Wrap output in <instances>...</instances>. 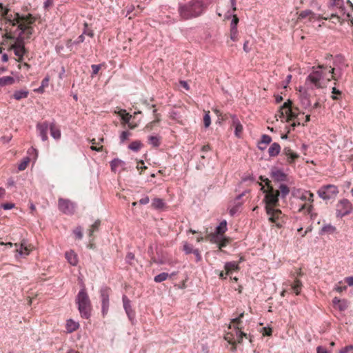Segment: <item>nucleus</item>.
Returning <instances> with one entry per match:
<instances>
[{"instance_id": "obj_10", "label": "nucleus", "mask_w": 353, "mask_h": 353, "mask_svg": "<svg viewBox=\"0 0 353 353\" xmlns=\"http://www.w3.org/2000/svg\"><path fill=\"white\" fill-rule=\"evenodd\" d=\"M293 195L296 198L305 202H308L309 203H305L304 205L301 206L300 208V211L304 209H306L307 213H310L312 209V203L313 202L314 194L310 191H307L305 190H296L293 192Z\"/></svg>"}, {"instance_id": "obj_18", "label": "nucleus", "mask_w": 353, "mask_h": 353, "mask_svg": "<svg viewBox=\"0 0 353 353\" xmlns=\"http://www.w3.org/2000/svg\"><path fill=\"white\" fill-rule=\"evenodd\" d=\"M33 249V246L30 244H28L27 241L23 239L21 242L19 248L17 249V252L19 256L25 257L28 256L30 253V251Z\"/></svg>"}, {"instance_id": "obj_39", "label": "nucleus", "mask_w": 353, "mask_h": 353, "mask_svg": "<svg viewBox=\"0 0 353 353\" xmlns=\"http://www.w3.org/2000/svg\"><path fill=\"white\" fill-rule=\"evenodd\" d=\"M143 146L141 141H132L129 145L128 148L134 152H138Z\"/></svg>"}, {"instance_id": "obj_31", "label": "nucleus", "mask_w": 353, "mask_h": 353, "mask_svg": "<svg viewBox=\"0 0 353 353\" xmlns=\"http://www.w3.org/2000/svg\"><path fill=\"white\" fill-rule=\"evenodd\" d=\"M66 330L68 333H72L77 330L79 327V324L78 322H76L73 321L72 319H68L66 322Z\"/></svg>"}, {"instance_id": "obj_28", "label": "nucleus", "mask_w": 353, "mask_h": 353, "mask_svg": "<svg viewBox=\"0 0 353 353\" xmlns=\"http://www.w3.org/2000/svg\"><path fill=\"white\" fill-rule=\"evenodd\" d=\"M272 176L274 181L278 182L285 181L287 179V175L280 170H275L272 172Z\"/></svg>"}, {"instance_id": "obj_30", "label": "nucleus", "mask_w": 353, "mask_h": 353, "mask_svg": "<svg viewBox=\"0 0 353 353\" xmlns=\"http://www.w3.org/2000/svg\"><path fill=\"white\" fill-rule=\"evenodd\" d=\"M281 151L280 145L277 143H273L268 149L270 157H274L277 156Z\"/></svg>"}, {"instance_id": "obj_38", "label": "nucleus", "mask_w": 353, "mask_h": 353, "mask_svg": "<svg viewBox=\"0 0 353 353\" xmlns=\"http://www.w3.org/2000/svg\"><path fill=\"white\" fill-rule=\"evenodd\" d=\"M14 83V79L10 76H6L0 78V87L7 85H12Z\"/></svg>"}, {"instance_id": "obj_43", "label": "nucleus", "mask_w": 353, "mask_h": 353, "mask_svg": "<svg viewBox=\"0 0 353 353\" xmlns=\"http://www.w3.org/2000/svg\"><path fill=\"white\" fill-rule=\"evenodd\" d=\"M29 162H30L29 157L23 158V159L21 161V162L18 165L19 170H20V171L24 170L27 168Z\"/></svg>"}, {"instance_id": "obj_62", "label": "nucleus", "mask_w": 353, "mask_h": 353, "mask_svg": "<svg viewBox=\"0 0 353 353\" xmlns=\"http://www.w3.org/2000/svg\"><path fill=\"white\" fill-rule=\"evenodd\" d=\"M84 39H85L84 35H83V34H81V35H80V36L77 39V40H76V41H74L73 42V44L77 45V44H79V43H82V42H83V41H84Z\"/></svg>"}, {"instance_id": "obj_4", "label": "nucleus", "mask_w": 353, "mask_h": 353, "mask_svg": "<svg viewBox=\"0 0 353 353\" xmlns=\"http://www.w3.org/2000/svg\"><path fill=\"white\" fill-rule=\"evenodd\" d=\"M8 9H3L1 12V16L4 19L6 25V32H9L10 28L12 30L16 29L19 25L22 24L23 26H31L34 22V18L31 14L20 16L18 13H16L15 17L12 18L8 15Z\"/></svg>"}, {"instance_id": "obj_33", "label": "nucleus", "mask_w": 353, "mask_h": 353, "mask_svg": "<svg viewBox=\"0 0 353 353\" xmlns=\"http://www.w3.org/2000/svg\"><path fill=\"white\" fill-rule=\"evenodd\" d=\"M212 241L218 244L219 249L225 247L228 243V240L222 236H214L212 238Z\"/></svg>"}, {"instance_id": "obj_9", "label": "nucleus", "mask_w": 353, "mask_h": 353, "mask_svg": "<svg viewBox=\"0 0 353 353\" xmlns=\"http://www.w3.org/2000/svg\"><path fill=\"white\" fill-rule=\"evenodd\" d=\"M265 211L268 216V220L274 223L277 228H282L285 223L286 217L281 210L275 208L274 206H265Z\"/></svg>"}, {"instance_id": "obj_47", "label": "nucleus", "mask_w": 353, "mask_h": 353, "mask_svg": "<svg viewBox=\"0 0 353 353\" xmlns=\"http://www.w3.org/2000/svg\"><path fill=\"white\" fill-rule=\"evenodd\" d=\"M131 133L128 131H123L121 132L119 139H120V143H123L126 140L128 139V138L130 137Z\"/></svg>"}, {"instance_id": "obj_5", "label": "nucleus", "mask_w": 353, "mask_h": 353, "mask_svg": "<svg viewBox=\"0 0 353 353\" xmlns=\"http://www.w3.org/2000/svg\"><path fill=\"white\" fill-rule=\"evenodd\" d=\"M291 105L290 100L285 102L279 111V117L281 119H285L286 121H294L292 124V127L294 128L301 124V119L299 117L300 114L298 112V109H293Z\"/></svg>"}, {"instance_id": "obj_16", "label": "nucleus", "mask_w": 353, "mask_h": 353, "mask_svg": "<svg viewBox=\"0 0 353 353\" xmlns=\"http://www.w3.org/2000/svg\"><path fill=\"white\" fill-rule=\"evenodd\" d=\"M279 192L278 190H274L272 187L270 188L267 191L264 199L265 206L269 205L275 207L279 201Z\"/></svg>"}, {"instance_id": "obj_27", "label": "nucleus", "mask_w": 353, "mask_h": 353, "mask_svg": "<svg viewBox=\"0 0 353 353\" xmlns=\"http://www.w3.org/2000/svg\"><path fill=\"white\" fill-rule=\"evenodd\" d=\"M65 259H67L68 262L73 265L75 266L78 263V258L77 255L74 253V251L70 250L68 252H66L65 254Z\"/></svg>"}, {"instance_id": "obj_52", "label": "nucleus", "mask_w": 353, "mask_h": 353, "mask_svg": "<svg viewBox=\"0 0 353 353\" xmlns=\"http://www.w3.org/2000/svg\"><path fill=\"white\" fill-rule=\"evenodd\" d=\"M194 250L193 249L192 246L188 243H185L183 244V251L185 252V254H188L190 253H193V251Z\"/></svg>"}, {"instance_id": "obj_41", "label": "nucleus", "mask_w": 353, "mask_h": 353, "mask_svg": "<svg viewBox=\"0 0 353 353\" xmlns=\"http://www.w3.org/2000/svg\"><path fill=\"white\" fill-rule=\"evenodd\" d=\"M149 143L153 147H159L160 145V137L158 136H150L148 138Z\"/></svg>"}, {"instance_id": "obj_46", "label": "nucleus", "mask_w": 353, "mask_h": 353, "mask_svg": "<svg viewBox=\"0 0 353 353\" xmlns=\"http://www.w3.org/2000/svg\"><path fill=\"white\" fill-rule=\"evenodd\" d=\"M203 123L205 128H208L211 124V118L210 116V112H205L203 117Z\"/></svg>"}, {"instance_id": "obj_61", "label": "nucleus", "mask_w": 353, "mask_h": 353, "mask_svg": "<svg viewBox=\"0 0 353 353\" xmlns=\"http://www.w3.org/2000/svg\"><path fill=\"white\" fill-rule=\"evenodd\" d=\"M14 207V204L13 203H4L2 205V208L6 210H11Z\"/></svg>"}, {"instance_id": "obj_49", "label": "nucleus", "mask_w": 353, "mask_h": 353, "mask_svg": "<svg viewBox=\"0 0 353 353\" xmlns=\"http://www.w3.org/2000/svg\"><path fill=\"white\" fill-rule=\"evenodd\" d=\"M153 113L154 114L155 119H154V120L152 122H151V123H148L147 125V126H146L147 128H150L151 129L152 128V125H153L154 123L159 122V121H160V117H159V115L158 114H157V110L156 109L153 110Z\"/></svg>"}, {"instance_id": "obj_32", "label": "nucleus", "mask_w": 353, "mask_h": 353, "mask_svg": "<svg viewBox=\"0 0 353 353\" xmlns=\"http://www.w3.org/2000/svg\"><path fill=\"white\" fill-rule=\"evenodd\" d=\"M336 230V228L335 226L331 225V224H326L324 225L321 231L319 232V234L322 235L324 234H334Z\"/></svg>"}, {"instance_id": "obj_54", "label": "nucleus", "mask_w": 353, "mask_h": 353, "mask_svg": "<svg viewBox=\"0 0 353 353\" xmlns=\"http://www.w3.org/2000/svg\"><path fill=\"white\" fill-rule=\"evenodd\" d=\"M320 19H328V17H323L321 16V14H315L312 12V14H311V15L310 16V21L312 20H319Z\"/></svg>"}, {"instance_id": "obj_58", "label": "nucleus", "mask_w": 353, "mask_h": 353, "mask_svg": "<svg viewBox=\"0 0 353 353\" xmlns=\"http://www.w3.org/2000/svg\"><path fill=\"white\" fill-rule=\"evenodd\" d=\"M53 0H46L43 3V7L45 9L48 10L53 6Z\"/></svg>"}, {"instance_id": "obj_20", "label": "nucleus", "mask_w": 353, "mask_h": 353, "mask_svg": "<svg viewBox=\"0 0 353 353\" xmlns=\"http://www.w3.org/2000/svg\"><path fill=\"white\" fill-rule=\"evenodd\" d=\"M117 113L119 116L121 117L122 121L124 123L128 124V127L130 129H134L137 126V123L130 122V119L132 117V116L131 114H130L129 113H127L125 110L121 109V110H119Z\"/></svg>"}, {"instance_id": "obj_22", "label": "nucleus", "mask_w": 353, "mask_h": 353, "mask_svg": "<svg viewBox=\"0 0 353 353\" xmlns=\"http://www.w3.org/2000/svg\"><path fill=\"white\" fill-rule=\"evenodd\" d=\"M123 307L124 310L129 318V319L132 321V320L134 318V314L132 310L131 305H130V301L128 299V298L125 296H123Z\"/></svg>"}, {"instance_id": "obj_14", "label": "nucleus", "mask_w": 353, "mask_h": 353, "mask_svg": "<svg viewBox=\"0 0 353 353\" xmlns=\"http://www.w3.org/2000/svg\"><path fill=\"white\" fill-rule=\"evenodd\" d=\"M58 207L59 210L65 214H72L75 210V204L73 202L63 198L59 199Z\"/></svg>"}, {"instance_id": "obj_7", "label": "nucleus", "mask_w": 353, "mask_h": 353, "mask_svg": "<svg viewBox=\"0 0 353 353\" xmlns=\"http://www.w3.org/2000/svg\"><path fill=\"white\" fill-rule=\"evenodd\" d=\"M244 313L242 312L238 317L232 319V323L234 324L233 326L235 329V334L227 333L225 336V339L228 341L230 344H235L236 343H241L243 337L248 338L245 333L241 332L242 327H240L241 319L243 317Z\"/></svg>"}, {"instance_id": "obj_59", "label": "nucleus", "mask_w": 353, "mask_h": 353, "mask_svg": "<svg viewBox=\"0 0 353 353\" xmlns=\"http://www.w3.org/2000/svg\"><path fill=\"white\" fill-rule=\"evenodd\" d=\"M134 259V254L132 252H128L126 255V261L131 263V261Z\"/></svg>"}, {"instance_id": "obj_8", "label": "nucleus", "mask_w": 353, "mask_h": 353, "mask_svg": "<svg viewBox=\"0 0 353 353\" xmlns=\"http://www.w3.org/2000/svg\"><path fill=\"white\" fill-rule=\"evenodd\" d=\"M76 302L81 317L88 319L90 316L91 305L89 296L84 288L79 292Z\"/></svg>"}, {"instance_id": "obj_51", "label": "nucleus", "mask_w": 353, "mask_h": 353, "mask_svg": "<svg viewBox=\"0 0 353 353\" xmlns=\"http://www.w3.org/2000/svg\"><path fill=\"white\" fill-rule=\"evenodd\" d=\"M230 39L233 41H236L238 39V30L237 28L230 29Z\"/></svg>"}, {"instance_id": "obj_2", "label": "nucleus", "mask_w": 353, "mask_h": 353, "mask_svg": "<svg viewBox=\"0 0 353 353\" xmlns=\"http://www.w3.org/2000/svg\"><path fill=\"white\" fill-rule=\"evenodd\" d=\"M332 70L325 65L312 67V71L305 79V85L307 89L323 88L332 79Z\"/></svg>"}, {"instance_id": "obj_48", "label": "nucleus", "mask_w": 353, "mask_h": 353, "mask_svg": "<svg viewBox=\"0 0 353 353\" xmlns=\"http://www.w3.org/2000/svg\"><path fill=\"white\" fill-rule=\"evenodd\" d=\"M292 288L293 291L296 293V294H299L301 288V283L300 282V281L296 280L294 284L292 285Z\"/></svg>"}, {"instance_id": "obj_56", "label": "nucleus", "mask_w": 353, "mask_h": 353, "mask_svg": "<svg viewBox=\"0 0 353 353\" xmlns=\"http://www.w3.org/2000/svg\"><path fill=\"white\" fill-rule=\"evenodd\" d=\"M353 350V345H347L340 350L339 353H349Z\"/></svg>"}, {"instance_id": "obj_21", "label": "nucleus", "mask_w": 353, "mask_h": 353, "mask_svg": "<svg viewBox=\"0 0 353 353\" xmlns=\"http://www.w3.org/2000/svg\"><path fill=\"white\" fill-rule=\"evenodd\" d=\"M230 3H231V7H232V12H230L228 11V12L227 17L228 18H229L230 17H233V19H232V20L231 21V28H230V29L237 28V24L239 23V18L237 17V16L236 14H234V12L236 10V0H230Z\"/></svg>"}, {"instance_id": "obj_53", "label": "nucleus", "mask_w": 353, "mask_h": 353, "mask_svg": "<svg viewBox=\"0 0 353 353\" xmlns=\"http://www.w3.org/2000/svg\"><path fill=\"white\" fill-rule=\"evenodd\" d=\"M74 234H75L76 237L79 239H81L83 237V233H82V228L81 227H77L74 230Z\"/></svg>"}, {"instance_id": "obj_44", "label": "nucleus", "mask_w": 353, "mask_h": 353, "mask_svg": "<svg viewBox=\"0 0 353 353\" xmlns=\"http://www.w3.org/2000/svg\"><path fill=\"white\" fill-rule=\"evenodd\" d=\"M348 307V302L345 299H342L340 303L337 305L336 308L340 311H345Z\"/></svg>"}, {"instance_id": "obj_60", "label": "nucleus", "mask_w": 353, "mask_h": 353, "mask_svg": "<svg viewBox=\"0 0 353 353\" xmlns=\"http://www.w3.org/2000/svg\"><path fill=\"white\" fill-rule=\"evenodd\" d=\"M101 68L100 65H92V75L97 74Z\"/></svg>"}, {"instance_id": "obj_11", "label": "nucleus", "mask_w": 353, "mask_h": 353, "mask_svg": "<svg viewBox=\"0 0 353 353\" xmlns=\"http://www.w3.org/2000/svg\"><path fill=\"white\" fill-rule=\"evenodd\" d=\"M346 66L347 65L345 63V60L343 57H336L334 59L333 66H327V68H330L332 70V71L330 72L332 79L335 81L340 79L342 76L343 70Z\"/></svg>"}, {"instance_id": "obj_25", "label": "nucleus", "mask_w": 353, "mask_h": 353, "mask_svg": "<svg viewBox=\"0 0 353 353\" xmlns=\"http://www.w3.org/2000/svg\"><path fill=\"white\" fill-rule=\"evenodd\" d=\"M232 119V125L234 127V134L235 136L238 138H240L241 136V133L243 132V126L240 123L239 120L235 115L231 116Z\"/></svg>"}, {"instance_id": "obj_50", "label": "nucleus", "mask_w": 353, "mask_h": 353, "mask_svg": "<svg viewBox=\"0 0 353 353\" xmlns=\"http://www.w3.org/2000/svg\"><path fill=\"white\" fill-rule=\"evenodd\" d=\"M271 141H272V138L270 136H269L268 134H263L261 137L260 144L267 145V144L270 143Z\"/></svg>"}, {"instance_id": "obj_19", "label": "nucleus", "mask_w": 353, "mask_h": 353, "mask_svg": "<svg viewBox=\"0 0 353 353\" xmlns=\"http://www.w3.org/2000/svg\"><path fill=\"white\" fill-rule=\"evenodd\" d=\"M48 128H50V123L47 121L39 123L37 125V130L43 141H46L48 139Z\"/></svg>"}, {"instance_id": "obj_23", "label": "nucleus", "mask_w": 353, "mask_h": 353, "mask_svg": "<svg viewBox=\"0 0 353 353\" xmlns=\"http://www.w3.org/2000/svg\"><path fill=\"white\" fill-rule=\"evenodd\" d=\"M111 169L113 172H120L122 170H125V161L119 159H114L110 162Z\"/></svg>"}, {"instance_id": "obj_42", "label": "nucleus", "mask_w": 353, "mask_h": 353, "mask_svg": "<svg viewBox=\"0 0 353 353\" xmlns=\"http://www.w3.org/2000/svg\"><path fill=\"white\" fill-rule=\"evenodd\" d=\"M169 277V274L166 272H162L154 276V281L156 283H161L165 281Z\"/></svg>"}, {"instance_id": "obj_26", "label": "nucleus", "mask_w": 353, "mask_h": 353, "mask_svg": "<svg viewBox=\"0 0 353 353\" xmlns=\"http://www.w3.org/2000/svg\"><path fill=\"white\" fill-rule=\"evenodd\" d=\"M283 154L288 157V162L292 163L295 159L299 158V155L294 152L289 147H285L283 150Z\"/></svg>"}, {"instance_id": "obj_36", "label": "nucleus", "mask_w": 353, "mask_h": 353, "mask_svg": "<svg viewBox=\"0 0 353 353\" xmlns=\"http://www.w3.org/2000/svg\"><path fill=\"white\" fill-rule=\"evenodd\" d=\"M227 230V222L226 221H223L220 223V224L216 227V236H222Z\"/></svg>"}, {"instance_id": "obj_34", "label": "nucleus", "mask_w": 353, "mask_h": 353, "mask_svg": "<svg viewBox=\"0 0 353 353\" xmlns=\"http://www.w3.org/2000/svg\"><path fill=\"white\" fill-rule=\"evenodd\" d=\"M224 268L226 271V274H229L232 271L239 270V264L235 261L227 262Z\"/></svg>"}, {"instance_id": "obj_17", "label": "nucleus", "mask_w": 353, "mask_h": 353, "mask_svg": "<svg viewBox=\"0 0 353 353\" xmlns=\"http://www.w3.org/2000/svg\"><path fill=\"white\" fill-rule=\"evenodd\" d=\"M300 103L303 108L309 110L311 108V102L309 99V95L306 92V88L304 87H300Z\"/></svg>"}, {"instance_id": "obj_45", "label": "nucleus", "mask_w": 353, "mask_h": 353, "mask_svg": "<svg viewBox=\"0 0 353 353\" xmlns=\"http://www.w3.org/2000/svg\"><path fill=\"white\" fill-rule=\"evenodd\" d=\"M100 225V221L97 220L91 226V228L89 230V236H92L93 233L95 231H97L99 230Z\"/></svg>"}, {"instance_id": "obj_57", "label": "nucleus", "mask_w": 353, "mask_h": 353, "mask_svg": "<svg viewBox=\"0 0 353 353\" xmlns=\"http://www.w3.org/2000/svg\"><path fill=\"white\" fill-rule=\"evenodd\" d=\"M84 26H85V29L84 30V31L83 32V35L86 34V35L89 36L90 37H92L94 36L93 31L92 30H89L88 28V24L86 23L84 24Z\"/></svg>"}, {"instance_id": "obj_12", "label": "nucleus", "mask_w": 353, "mask_h": 353, "mask_svg": "<svg viewBox=\"0 0 353 353\" xmlns=\"http://www.w3.org/2000/svg\"><path fill=\"white\" fill-rule=\"evenodd\" d=\"M339 190L336 186L334 185H327L322 187L318 190L319 197L323 200H329L338 194Z\"/></svg>"}, {"instance_id": "obj_15", "label": "nucleus", "mask_w": 353, "mask_h": 353, "mask_svg": "<svg viewBox=\"0 0 353 353\" xmlns=\"http://www.w3.org/2000/svg\"><path fill=\"white\" fill-rule=\"evenodd\" d=\"M352 204L347 199L341 200L336 205V213L339 216H344L351 212Z\"/></svg>"}, {"instance_id": "obj_6", "label": "nucleus", "mask_w": 353, "mask_h": 353, "mask_svg": "<svg viewBox=\"0 0 353 353\" xmlns=\"http://www.w3.org/2000/svg\"><path fill=\"white\" fill-rule=\"evenodd\" d=\"M329 9L332 12L331 17L336 18L339 22L350 20V14L346 12L343 0H330Z\"/></svg>"}, {"instance_id": "obj_55", "label": "nucleus", "mask_w": 353, "mask_h": 353, "mask_svg": "<svg viewBox=\"0 0 353 353\" xmlns=\"http://www.w3.org/2000/svg\"><path fill=\"white\" fill-rule=\"evenodd\" d=\"M311 14H312V11H311L310 10H303L301 12V13L299 14V18L304 19L307 17H310Z\"/></svg>"}, {"instance_id": "obj_64", "label": "nucleus", "mask_w": 353, "mask_h": 353, "mask_svg": "<svg viewBox=\"0 0 353 353\" xmlns=\"http://www.w3.org/2000/svg\"><path fill=\"white\" fill-rule=\"evenodd\" d=\"M150 201V199L148 196H145L139 200V203L142 205L148 204Z\"/></svg>"}, {"instance_id": "obj_24", "label": "nucleus", "mask_w": 353, "mask_h": 353, "mask_svg": "<svg viewBox=\"0 0 353 353\" xmlns=\"http://www.w3.org/2000/svg\"><path fill=\"white\" fill-rule=\"evenodd\" d=\"M244 195V193H242L236 196L235 201H234V204L232 206H231L230 209V214L231 216H234L240 210L242 203L239 201V200L242 198V196Z\"/></svg>"}, {"instance_id": "obj_1", "label": "nucleus", "mask_w": 353, "mask_h": 353, "mask_svg": "<svg viewBox=\"0 0 353 353\" xmlns=\"http://www.w3.org/2000/svg\"><path fill=\"white\" fill-rule=\"evenodd\" d=\"M34 30L31 26H23L19 25L14 30L10 29L9 32H6L5 37L7 39L14 40L10 48L13 50L14 54L18 57V61H20L25 53L24 40L30 39L33 34Z\"/></svg>"}, {"instance_id": "obj_40", "label": "nucleus", "mask_w": 353, "mask_h": 353, "mask_svg": "<svg viewBox=\"0 0 353 353\" xmlns=\"http://www.w3.org/2000/svg\"><path fill=\"white\" fill-rule=\"evenodd\" d=\"M279 194H281V196L282 198H285L290 192L289 188L285 184H281L279 185Z\"/></svg>"}, {"instance_id": "obj_13", "label": "nucleus", "mask_w": 353, "mask_h": 353, "mask_svg": "<svg viewBox=\"0 0 353 353\" xmlns=\"http://www.w3.org/2000/svg\"><path fill=\"white\" fill-rule=\"evenodd\" d=\"M110 288L104 287L100 290V297L101 300V312L103 316H105L109 310L110 301L109 296Z\"/></svg>"}, {"instance_id": "obj_29", "label": "nucleus", "mask_w": 353, "mask_h": 353, "mask_svg": "<svg viewBox=\"0 0 353 353\" xmlns=\"http://www.w3.org/2000/svg\"><path fill=\"white\" fill-rule=\"evenodd\" d=\"M50 134L54 139H59L61 138V131L57 128L54 122L50 123Z\"/></svg>"}, {"instance_id": "obj_37", "label": "nucleus", "mask_w": 353, "mask_h": 353, "mask_svg": "<svg viewBox=\"0 0 353 353\" xmlns=\"http://www.w3.org/2000/svg\"><path fill=\"white\" fill-rule=\"evenodd\" d=\"M152 206L154 209L161 210L164 208L165 203L163 199L159 198H155L152 201Z\"/></svg>"}, {"instance_id": "obj_3", "label": "nucleus", "mask_w": 353, "mask_h": 353, "mask_svg": "<svg viewBox=\"0 0 353 353\" xmlns=\"http://www.w3.org/2000/svg\"><path fill=\"white\" fill-rule=\"evenodd\" d=\"M210 3V0H190L185 4H180L178 11L183 19H190L202 15Z\"/></svg>"}, {"instance_id": "obj_63", "label": "nucleus", "mask_w": 353, "mask_h": 353, "mask_svg": "<svg viewBox=\"0 0 353 353\" xmlns=\"http://www.w3.org/2000/svg\"><path fill=\"white\" fill-rule=\"evenodd\" d=\"M49 81H50V78L49 77H45L42 81H41V87H47L48 85V83H49Z\"/></svg>"}, {"instance_id": "obj_35", "label": "nucleus", "mask_w": 353, "mask_h": 353, "mask_svg": "<svg viewBox=\"0 0 353 353\" xmlns=\"http://www.w3.org/2000/svg\"><path fill=\"white\" fill-rule=\"evenodd\" d=\"M28 91L26 90H16L14 94H13V97L16 99V100H21L22 99H26L28 97Z\"/></svg>"}]
</instances>
